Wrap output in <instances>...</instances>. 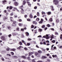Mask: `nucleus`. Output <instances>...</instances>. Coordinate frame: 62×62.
Listing matches in <instances>:
<instances>
[{
  "instance_id": "f257e3e1",
  "label": "nucleus",
  "mask_w": 62,
  "mask_h": 62,
  "mask_svg": "<svg viewBox=\"0 0 62 62\" xmlns=\"http://www.w3.org/2000/svg\"><path fill=\"white\" fill-rule=\"evenodd\" d=\"M13 23L12 24V26H14V27H15L16 26V23H17V22L16 21H13Z\"/></svg>"
},
{
  "instance_id": "f03ea898",
  "label": "nucleus",
  "mask_w": 62,
  "mask_h": 62,
  "mask_svg": "<svg viewBox=\"0 0 62 62\" xmlns=\"http://www.w3.org/2000/svg\"><path fill=\"white\" fill-rule=\"evenodd\" d=\"M48 36H49V35L46 34V36L45 35L43 36V38H46L47 39H48L50 38L49 37H48Z\"/></svg>"
},
{
  "instance_id": "7ed1b4c3",
  "label": "nucleus",
  "mask_w": 62,
  "mask_h": 62,
  "mask_svg": "<svg viewBox=\"0 0 62 62\" xmlns=\"http://www.w3.org/2000/svg\"><path fill=\"white\" fill-rule=\"evenodd\" d=\"M35 54L36 56L38 57H39L40 56V54H39L37 52L35 53Z\"/></svg>"
},
{
  "instance_id": "20e7f679",
  "label": "nucleus",
  "mask_w": 62,
  "mask_h": 62,
  "mask_svg": "<svg viewBox=\"0 0 62 62\" xmlns=\"http://www.w3.org/2000/svg\"><path fill=\"white\" fill-rule=\"evenodd\" d=\"M1 39L2 40L4 41H7V39H6L4 36H2L1 37Z\"/></svg>"
},
{
  "instance_id": "39448f33",
  "label": "nucleus",
  "mask_w": 62,
  "mask_h": 62,
  "mask_svg": "<svg viewBox=\"0 0 62 62\" xmlns=\"http://www.w3.org/2000/svg\"><path fill=\"white\" fill-rule=\"evenodd\" d=\"M23 5H22L21 6H20V9H21V10H22V11L23 12L24 11V10H23Z\"/></svg>"
},
{
  "instance_id": "423d86ee",
  "label": "nucleus",
  "mask_w": 62,
  "mask_h": 62,
  "mask_svg": "<svg viewBox=\"0 0 62 62\" xmlns=\"http://www.w3.org/2000/svg\"><path fill=\"white\" fill-rule=\"evenodd\" d=\"M12 58H14V59H15V58L16 59H17L18 58V57L16 56H12Z\"/></svg>"
},
{
  "instance_id": "0eeeda50",
  "label": "nucleus",
  "mask_w": 62,
  "mask_h": 62,
  "mask_svg": "<svg viewBox=\"0 0 62 62\" xmlns=\"http://www.w3.org/2000/svg\"><path fill=\"white\" fill-rule=\"evenodd\" d=\"M14 4L16 6H17L18 5V3L16 2H15Z\"/></svg>"
},
{
  "instance_id": "6e6552de",
  "label": "nucleus",
  "mask_w": 62,
  "mask_h": 62,
  "mask_svg": "<svg viewBox=\"0 0 62 62\" xmlns=\"http://www.w3.org/2000/svg\"><path fill=\"white\" fill-rule=\"evenodd\" d=\"M27 3L28 4L29 6L31 7V4H30V2L29 1H27Z\"/></svg>"
},
{
  "instance_id": "1a4fd4ad",
  "label": "nucleus",
  "mask_w": 62,
  "mask_h": 62,
  "mask_svg": "<svg viewBox=\"0 0 62 62\" xmlns=\"http://www.w3.org/2000/svg\"><path fill=\"white\" fill-rule=\"evenodd\" d=\"M34 52H30L29 53V56H30V55H32L33 54Z\"/></svg>"
},
{
  "instance_id": "9d476101",
  "label": "nucleus",
  "mask_w": 62,
  "mask_h": 62,
  "mask_svg": "<svg viewBox=\"0 0 62 62\" xmlns=\"http://www.w3.org/2000/svg\"><path fill=\"white\" fill-rule=\"evenodd\" d=\"M7 19V17H6V16H4L3 18V21H5L6 20V19Z\"/></svg>"
},
{
  "instance_id": "9b49d317",
  "label": "nucleus",
  "mask_w": 62,
  "mask_h": 62,
  "mask_svg": "<svg viewBox=\"0 0 62 62\" xmlns=\"http://www.w3.org/2000/svg\"><path fill=\"white\" fill-rule=\"evenodd\" d=\"M10 51H16V49L15 48H12L10 49Z\"/></svg>"
},
{
  "instance_id": "f8f14e48",
  "label": "nucleus",
  "mask_w": 62,
  "mask_h": 62,
  "mask_svg": "<svg viewBox=\"0 0 62 62\" xmlns=\"http://www.w3.org/2000/svg\"><path fill=\"white\" fill-rule=\"evenodd\" d=\"M42 58H43V59H46V58H47V57L46 56H42Z\"/></svg>"
},
{
  "instance_id": "ddd939ff",
  "label": "nucleus",
  "mask_w": 62,
  "mask_h": 62,
  "mask_svg": "<svg viewBox=\"0 0 62 62\" xmlns=\"http://www.w3.org/2000/svg\"><path fill=\"white\" fill-rule=\"evenodd\" d=\"M58 0H57L56 1V2L55 3V5H57L58 4Z\"/></svg>"
},
{
  "instance_id": "4468645a",
  "label": "nucleus",
  "mask_w": 62,
  "mask_h": 62,
  "mask_svg": "<svg viewBox=\"0 0 62 62\" xmlns=\"http://www.w3.org/2000/svg\"><path fill=\"white\" fill-rule=\"evenodd\" d=\"M25 34H26V36H28L29 35L28 32H25Z\"/></svg>"
},
{
  "instance_id": "2eb2a0df",
  "label": "nucleus",
  "mask_w": 62,
  "mask_h": 62,
  "mask_svg": "<svg viewBox=\"0 0 62 62\" xmlns=\"http://www.w3.org/2000/svg\"><path fill=\"white\" fill-rule=\"evenodd\" d=\"M22 41L23 43H24V44L25 45H26V46H27V45H26L25 42V41H24V40H22Z\"/></svg>"
},
{
  "instance_id": "dca6fc26",
  "label": "nucleus",
  "mask_w": 62,
  "mask_h": 62,
  "mask_svg": "<svg viewBox=\"0 0 62 62\" xmlns=\"http://www.w3.org/2000/svg\"><path fill=\"white\" fill-rule=\"evenodd\" d=\"M30 18H31V19H32V18H33V16L31 14H30Z\"/></svg>"
},
{
  "instance_id": "f3484780",
  "label": "nucleus",
  "mask_w": 62,
  "mask_h": 62,
  "mask_svg": "<svg viewBox=\"0 0 62 62\" xmlns=\"http://www.w3.org/2000/svg\"><path fill=\"white\" fill-rule=\"evenodd\" d=\"M7 28L8 29H10L11 28V27L10 26H8Z\"/></svg>"
},
{
  "instance_id": "a211bd4d",
  "label": "nucleus",
  "mask_w": 62,
  "mask_h": 62,
  "mask_svg": "<svg viewBox=\"0 0 62 62\" xmlns=\"http://www.w3.org/2000/svg\"><path fill=\"white\" fill-rule=\"evenodd\" d=\"M13 8L15 9H16L18 12H19V10H18L16 8Z\"/></svg>"
},
{
  "instance_id": "6ab92c4d",
  "label": "nucleus",
  "mask_w": 62,
  "mask_h": 62,
  "mask_svg": "<svg viewBox=\"0 0 62 62\" xmlns=\"http://www.w3.org/2000/svg\"><path fill=\"white\" fill-rule=\"evenodd\" d=\"M52 56L54 58V57H57V56H56V55H52Z\"/></svg>"
},
{
  "instance_id": "aec40b11",
  "label": "nucleus",
  "mask_w": 62,
  "mask_h": 62,
  "mask_svg": "<svg viewBox=\"0 0 62 62\" xmlns=\"http://www.w3.org/2000/svg\"><path fill=\"white\" fill-rule=\"evenodd\" d=\"M45 27V25H43V26H42V28H44Z\"/></svg>"
},
{
  "instance_id": "412c9836",
  "label": "nucleus",
  "mask_w": 62,
  "mask_h": 62,
  "mask_svg": "<svg viewBox=\"0 0 62 62\" xmlns=\"http://www.w3.org/2000/svg\"><path fill=\"white\" fill-rule=\"evenodd\" d=\"M19 43L20 45H22L23 44V43H22V42L21 41Z\"/></svg>"
},
{
  "instance_id": "4be33fe9",
  "label": "nucleus",
  "mask_w": 62,
  "mask_h": 62,
  "mask_svg": "<svg viewBox=\"0 0 62 62\" xmlns=\"http://www.w3.org/2000/svg\"><path fill=\"white\" fill-rule=\"evenodd\" d=\"M19 25L20 26H23V24L19 23Z\"/></svg>"
},
{
  "instance_id": "5701e85b",
  "label": "nucleus",
  "mask_w": 62,
  "mask_h": 62,
  "mask_svg": "<svg viewBox=\"0 0 62 62\" xmlns=\"http://www.w3.org/2000/svg\"><path fill=\"white\" fill-rule=\"evenodd\" d=\"M47 14L48 15H50V14H51V12H48Z\"/></svg>"
},
{
  "instance_id": "b1692460",
  "label": "nucleus",
  "mask_w": 62,
  "mask_h": 62,
  "mask_svg": "<svg viewBox=\"0 0 62 62\" xmlns=\"http://www.w3.org/2000/svg\"><path fill=\"white\" fill-rule=\"evenodd\" d=\"M52 42L53 43H54L55 42V40H53L52 41Z\"/></svg>"
},
{
  "instance_id": "393cba45",
  "label": "nucleus",
  "mask_w": 62,
  "mask_h": 62,
  "mask_svg": "<svg viewBox=\"0 0 62 62\" xmlns=\"http://www.w3.org/2000/svg\"><path fill=\"white\" fill-rule=\"evenodd\" d=\"M49 20L50 22H52V21H53V19L52 18H50L49 19Z\"/></svg>"
},
{
  "instance_id": "a878e982",
  "label": "nucleus",
  "mask_w": 62,
  "mask_h": 62,
  "mask_svg": "<svg viewBox=\"0 0 62 62\" xmlns=\"http://www.w3.org/2000/svg\"><path fill=\"white\" fill-rule=\"evenodd\" d=\"M21 57H22V58H24V59H25V58H26L25 56H22Z\"/></svg>"
},
{
  "instance_id": "bb28decb",
  "label": "nucleus",
  "mask_w": 62,
  "mask_h": 62,
  "mask_svg": "<svg viewBox=\"0 0 62 62\" xmlns=\"http://www.w3.org/2000/svg\"><path fill=\"white\" fill-rule=\"evenodd\" d=\"M32 23H35V24H37V23L35 21H34Z\"/></svg>"
},
{
  "instance_id": "cd10ccee",
  "label": "nucleus",
  "mask_w": 62,
  "mask_h": 62,
  "mask_svg": "<svg viewBox=\"0 0 62 62\" xmlns=\"http://www.w3.org/2000/svg\"><path fill=\"white\" fill-rule=\"evenodd\" d=\"M38 53H39L41 54V53H42V51L40 50H39L38 51Z\"/></svg>"
},
{
  "instance_id": "c85d7f7f",
  "label": "nucleus",
  "mask_w": 62,
  "mask_h": 62,
  "mask_svg": "<svg viewBox=\"0 0 62 62\" xmlns=\"http://www.w3.org/2000/svg\"><path fill=\"white\" fill-rule=\"evenodd\" d=\"M42 15H43V14H46V13H45L44 12H42Z\"/></svg>"
},
{
  "instance_id": "c756f323",
  "label": "nucleus",
  "mask_w": 62,
  "mask_h": 62,
  "mask_svg": "<svg viewBox=\"0 0 62 62\" xmlns=\"http://www.w3.org/2000/svg\"><path fill=\"white\" fill-rule=\"evenodd\" d=\"M59 20L57 19L56 20V23H59Z\"/></svg>"
},
{
  "instance_id": "7c9ffc66",
  "label": "nucleus",
  "mask_w": 62,
  "mask_h": 62,
  "mask_svg": "<svg viewBox=\"0 0 62 62\" xmlns=\"http://www.w3.org/2000/svg\"><path fill=\"white\" fill-rule=\"evenodd\" d=\"M42 31V30L41 29H40L39 30V32H41V31Z\"/></svg>"
},
{
  "instance_id": "2f4dec72",
  "label": "nucleus",
  "mask_w": 62,
  "mask_h": 62,
  "mask_svg": "<svg viewBox=\"0 0 62 62\" xmlns=\"http://www.w3.org/2000/svg\"><path fill=\"white\" fill-rule=\"evenodd\" d=\"M41 49L43 51H45V49L42 48H41Z\"/></svg>"
},
{
  "instance_id": "473e14b6",
  "label": "nucleus",
  "mask_w": 62,
  "mask_h": 62,
  "mask_svg": "<svg viewBox=\"0 0 62 62\" xmlns=\"http://www.w3.org/2000/svg\"><path fill=\"white\" fill-rule=\"evenodd\" d=\"M37 15L38 16H39V12H37Z\"/></svg>"
},
{
  "instance_id": "72a5a7b5",
  "label": "nucleus",
  "mask_w": 62,
  "mask_h": 62,
  "mask_svg": "<svg viewBox=\"0 0 62 62\" xmlns=\"http://www.w3.org/2000/svg\"><path fill=\"white\" fill-rule=\"evenodd\" d=\"M1 60H2V61H4V58H3L2 57L1 58Z\"/></svg>"
},
{
  "instance_id": "f704fd0d",
  "label": "nucleus",
  "mask_w": 62,
  "mask_h": 62,
  "mask_svg": "<svg viewBox=\"0 0 62 62\" xmlns=\"http://www.w3.org/2000/svg\"><path fill=\"white\" fill-rule=\"evenodd\" d=\"M18 21L20 22H22V20L21 19H18Z\"/></svg>"
},
{
  "instance_id": "c9c22d12",
  "label": "nucleus",
  "mask_w": 62,
  "mask_h": 62,
  "mask_svg": "<svg viewBox=\"0 0 62 62\" xmlns=\"http://www.w3.org/2000/svg\"><path fill=\"white\" fill-rule=\"evenodd\" d=\"M30 45V43H27V46H29Z\"/></svg>"
},
{
  "instance_id": "e433bc0d",
  "label": "nucleus",
  "mask_w": 62,
  "mask_h": 62,
  "mask_svg": "<svg viewBox=\"0 0 62 62\" xmlns=\"http://www.w3.org/2000/svg\"><path fill=\"white\" fill-rule=\"evenodd\" d=\"M37 30H35L34 31V33L35 34H37V33H38V32H37Z\"/></svg>"
},
{
  "instance_id": "4c0bfd02",
  "label": "nucleus",
  "mask_w": 62,
  "mask_h": 62,
  "mask_svg": "<svg viewBox=\"0 0 62 62\" xmlns=\"http://www.w3.org/2000/svg\"><path fill=\"white\" fill-rule=\"evenodd\" d=\"M19 30H19V28L18 27L16 29V31H19Z\"/></svg>"
},
{
  "instance_id": "58836bf2",
  "label": "nucleus",
  "mask_w": 62,
  "mask_h": 62,
  "mask_svg": "<svg viewBox=\"0 0 62 62\" xmlns=\"http://www.w3.org/2000/svg\"><path fill=\"white\" fill-rule=\"evenodd\" d=\"M55 35H58V32H55Z\"/></svg>"
},
{
  "instance_id": "ea45409f",
  "label": "nucleus",
  "mask_w": 62,
  "mask_h": 62,
  "mask_svg": "<svg viewBox=\"0 0 62 62\" xmlns=\"http://www.w3.org/2000/svg\"><path fill=\"white\" fill-rule=\"evenodd\" d=\"M51 26V25L49 24H48L47 25V27H50Z\"/></svg>"
},
{
  "instance_id": "a19ab883",
  "label": "nucleus",
  "mask_w": 62,
  "mask_h": 62,
  "mask_svg": "<svg viewBox=\"0 0 62 62\" xmlns=\"http://www.w3.org/2000/svg\"><path fill=\"white\" fill-rule=\"evenodd\" d=\"M27 59L28 60H31V59H30V57H27Z\"/></svg>"
},
{
  "instance_id": "79ce46f5",
  "label": "nucleus",
  "mask_w": 62,
  "mask_h": 62,
  "mask_svg": "<svg viewBox=\"0 0 62 62\" xmlns=\"http://www.w3.org/2000/svg\"><path fill=\"white\" fill-rule=\"evenodd\" d=\"M23 5H24L25 3H26V1H23Z\"/></svg>"
},
{
  "instance_id": "37998d69",
  "label": "nucleus",
  "mask_w": 62,
  "mask_h": 62,
  "mask_svg": "<svg viewBox=\"0 0 62 62\" xmlns=\"http://www.w3.org/2000/svg\"><path fill=\"white\" fill-rule=\"evenodd\" d=\"M36 20L37 21H39V18H37L36 19Z\"/></svg>"
},
{
  "instance_id": "c03bdc74",
  "label": "nucleus",
  "mask_w": 62,
  "mask_h": 62,
  "mask_svg": "<svg viewBox=\"0 0 62 62\" xmlns=\"http://www.w3.org/2000/svg\"><path fill=\"white\" fill-rule=\"evenodd\" d=\"M24 50H25V51H27V48H26V47H25L24 48Z\"/></svg>"
},
{
  "instance_id": "a18cd8bd",
  "label": "nucleus",
  "mask_w": 62,
  "mask_h": 62,
  "mask_svg": "<svg viewBox=\"0 0 62 62\" xmlns=\"http://www.w3.org/2000/svg\"><path fill=\"white\" fill-rule=\"evenodd\" d=\"M50 30H52V31H54V29L52 28L50 29Z\"/></svg>"
},
{
  "instance_id": "49530a36",
  "label": "nucleus",
  "mask_w": 62,
  "mask_h": 62,
  "mask_svg": "<svg viewBox=\"0 0 62 62\" xmlns=\"http://www.w3.org/2000/svg\"><path fill=\"white\" fill-rule=\"evenodd\" d=\"M60 36L61 37H60V39H62V34Z\"/></svg>"
},
{
  "instance_id": "de8ad7c7",
  "label": "nucleus",
  "mask_w": 62,
  "mask_h": 62,
  "mask_svg": "<svg viewBox=\"0 0 62 62\" xmlns=\"http://www.w3.org/2000/svg\"><path fill=\"white\" fill-rule=\"evenodd\" d=\"M11 53L12 54V55H14V53L12 52H11Z\"/></svg>"
},
{
  "instance_id": "09e8293b",
  "label": "nucleus",
  "mask_w": 62,
  "mask_h": 62,
  "mask_svg": "<svg viewBox=\"0 0 62 62\" xmlns=\"http://www.w3.org/2000/svg\"><path fill=\"white\" fill-rule=\"evenodd\" d=\"M9 14H8V13H7L6 14V16H8V15Z\"/></svg>"
},
{
  "instance_id": "8fccbe9b",
  "label": "nucleus",
  "mask_w": 62,
  "mask_h": 62,
  "mask_svg": "<svg viewBox=\"0 0 62 62\" xmlns=\"http://www.w3.org/2000/svg\"><path fill=\"white\" fill-rule=\"evenodd\" d=\"M21 31H24V29H21Z\"/></svg>"
},
{
  "instance_id": "3c124183",
  "label": "nucleus",
  "mask_w": 62,
  "mask_h": 62,
  "mask_svg": "<svg viewBox=\"0 0 62 62\" xmlns=\"http://www.w3.org/2000/svg\"><path fill=\"white\" fill-rule=\"evenodd\" d=\"M6 50L7 51H9V49L8 48H7L6 49Z\"/></svg>"
},
{
  "instance_id": "603ef678",
  "label": "nucleus",
  "mask_w": 62,
  "mask_h": 62,
  "mask_svg": "<svg viewBox=\"0 0 62 62\" xmlns=\"http://www.w3.org/2000/svg\"><path fill=\"white\" fill-rule=\"evenodd\" d=\"M25 17V18H27V15H25L24 16Z\"/></svg>"
},
{
  "instance_id": "864d4df0",
  "label": "nucleus",
  "mask_w": 62,
  "mask_h": 62,
  "mask_svg": "<svg viewBox=\"0 0 62 62\" xmlns=\"http://www.w3.org/2000/svg\"><path fill=\"white\" fill-rule=\"evenodd\" d=\"M57 1V0H54L53 1L54 2H56V1Z\"/></svg>"
},
{
  "instance_id": "5fc2aeb1",
  "label": "nucleus",
  "mask_w": 62,
  "mask_h": 62,
  "mask_svg": "<svg viewBox=\"0 0 62 62\" xmlns=\"http://www.w3.org/2000/svg\"><path fill=\"white\" fill-rule=\"evenodd\" d=\"M13 15H14L13 13H12L11 14L10 16H13Z\"/></svg>"
},
{
  "instance_id": "6e6d98bb",
  "label": "nucleus",
  "mask_w": 62,
  "mask_h": 62,
  "mask_svg": "<svg viewBox=\"0 0 62 62\" xmlns=\"http://www.w3.org/2000/svg\"><path fill=\"white\" fill-rule=\"evenodd\" d=\"M2 27L3 28H4L5 27V25H2Z\"/></svg>"
},
{
  "instance_id": "4d7b16f0",
  "label": "nucleus",
  "mask_w": 62,
  "mask_h": 62,
  "mask_svg": "<svg viewBox=\"0 0 62 62\" xmlns=\"http://www.w3.org/2000/svg\"><path fill=\"white\" fill-rule=\"evenodd\" d=\"M34 8L36 9L37 8V6H35Z\"/></svg>"
},
{
  "instance_id": "13d9d810",
  "label": "nucleus",
  "mask_w": 62,
  "mask_h": 62,
  "mask_svg": "<svg viewBox=\"0 0 62 62\" xmlns=\"http://www.w3.org/2000/svg\"><path fill=\"white\" fill-rule=\"evenodd\" d=\"M35 60H36L35 59L33 60L32 61V62H35Z\"/></svg>"
},
{
  "instance_id": "bf43d9fd",
  "label": "nucleus",
  "mask_w": 62,
  "mask_h": 62,
  "mask_svg": "<svg viewBox=\"0 0 62 62\" xmlns=\"http://www.w3.org/2000/svg\"><path fill=\"white\" fill-rule=\"evenodd\" d=\"M9 8L10 9H11L12 8V6H10L9 7Z\"/></svg>"
},
{
  "instance_id": "052dcab7",
  "label": "nucleus",
  "mask_w": 62,
  "mask_h": 62,
  "mask_svg": "<svg viewBox=\"0 0 62 62\" xmlns=\"http://www.w3.org/2000/svg\"><path fill=\"white\" fill-rule=\"evenodd\" d=\"M46 55H47V56H50V54H46Z\"/></svg>"
},
{
  "instance_id": "680f3d73",
  "label": "nucleus",
  "mask_w": 62,
  "mask_h": 62,
  "mask_svg": "<svg viewBox=\"0 0 62 62\" xmlns=\"http://www.w3.org/2000/svg\"><path fill=\"white\" fill-rule=\"evenodd\" d=\"M6 0H3V3H6Z\"/></svg>"
},
{
  "instance_id": "e2e57ef3",
  "label": "nucleus",
  "mask_w": 62,
  "mask_h": 62,
  "mask_svg": "<svg viewBox=\"0 0 62 62\" xmlns=\"http://www.w3.org/2000/svg\"><path fill=\"white\" fill-rule=\"evenodd\" d=\"M39 23L41 24L43 22L42 21H41L39 22Z\"/></svg>"
},
{
  "instance_id": "0e129e2a",
  "label": "nucleus",
  "mask_w": 62,
  "mask_h": 62,
  "mask_svg": "<svg viewBox=\"0 0 62 62\" xmlns=\"http://www.w3.org/2000/svg\"><path fill=\"white\" fill-rule=\"evenodd\" d=\"M34 27V25H31V28H33V27Z\"/></svg>"
},
{
  "instance_id": "69168bd1",
  "label": "nucleus",
  "mask_w": 62,
  "mask_h": 62,
  "mask_svg": "<svg viewBox=\"0 0 62 62\" xmlns=\"http://www.w3.org/2000/svg\"><path fill=\"white\" fill-rule=\"evenodd\" d=\"M44 21L43 20V19H41V21H42V22H43Z\"/></svg>"
},
{
  "instance_id": "338daca9",
  "label": "nucleus",
  "mask_w": 62,
  "mask_h": 62,
  "mask_svg": "<svg viewBox=\"0 0 62 62\" xmlns=\"http://www.w3.org/2000/svg\"><path fill=\"white\" fill-rule=\"evenodd\" d=\"M11 34H10L8 35V37H11Z\"/></svg>"
},
{
  "instance_id": "774afa93",
  "label": "nucleus",
  "mask_w": 62,
  "mask_h": 62,
  "mask_svg": "<svg viewBox=\"0 0 62 62\" xmlns=\"http://www.w3.org/2000/svg\"><path fill=\"white\" fill-rule=\"evenodd\" d=\"M37 62H42V61H37Z\"/></svg>"
}]
</instances>
